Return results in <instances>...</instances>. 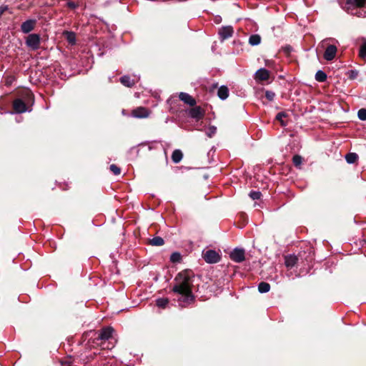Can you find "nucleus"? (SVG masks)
Here are the masks:
<instances>
[{
  "label": "nucleus",
  "instance_id": "obj_1",
  "mask_svg": "<svg viewBox=\"0 0 366 366\" xmlns=\"http://www.w3.org/2000/svg\"><path fill=\"white\" fill-rule=\"evenodd\" d=\"M175 285L172 291L181 295L179 302L189 304L192 302L194 296L192 292V277L188 271L179 272L174 279Z\"/></svg>",
  "mask_w": 366,
  "mask_h": 366
},
{
  "label": "nucleus",
  "instance_id": "obj_2",
  "mask_svg": "<svg viewBox=\"0 0 366 366\" xmlns=\"http://www.w3.org/2000/svg\"><path fill=\"white\" fill-rule=\"evenodd\" d=\"M345 9L351 15L366 17V0H347Z\"/></svg>",
  "mask_w": 366,
  "mask_h": 366
},
{
  "label": "nucleus",
  "instance_id": "obj_3",
  "mask_svg": "<svg viewBox=\"0 0 366 366\" xmlns=\"http://www.w3.org/2000/svg\"><path fill=\"white\" fill-rule=\"evenodd\" d=\"M26 44L32 50H36L40 46V36L36 34H31L26 37Z\"/></svg>",
  "mask_w": 366,
  "mask_h": 366
},
{
  "label": "nucleus",
  "instance_id": "obj_4",
  "mask_svg": "<svg viewBox=\"0 0 366 366\" xmlns=\"http://www.w3.org/2000/svg\"><path fill=\"white\" fill-rule=\"evenodd\" d=\"M203 258L207 263H217L220 259L219 254L213 249H209L203 252Z\"/></svg>",
  "mask_w": 366,
  "mask_h": 366
},
{
  "label": "nucleus",
  "instance_id": "obj_5",
  "mask_svg": "<svg viewBox=\"0 0 366 366\" xmlns=\"http://www.w3.org/2000/svg\"><path fill=\"white\" fill-rule=\"evenodd\" d=\"M234 34V29L232 26H223L219 29L218 34L221 41L232 36Z\"/></svg>",
  "mask_w": 366,
  "mask_h": 366
},
{
  "label": "nucleus",
  "instance_id": "obj_6",
  "mask_svg": "<svg viewBox=\"0 0 366 366\" xmlns=\"http://www.w3.org/2000/svg\"><path fill=\"white\" fill-rule=\"evenodd\" d=\"M230 258L235 262H242L245 259V252L243 249L235 248L230 253Z\"/></svg>",
  "mask_w": 366,
  "mask_h": 366
},
{
  "label": "nucleus",
  "instance_id": "obj_7",
  "mask_svg": "<svg viewBox=\"0 0 366 366\" xmlns=\"http://www.w3.org/2000/svg\"><path fill=\"white\" fill-rule=\"evenodd\" d=\"M13 108L14 109L15 113L21 114L26 112H30L31 110L28 109L24 102L21 99H16L13 102Z\"/></svg>",
  "mask_w": 366,
  "mask_h": 366
},
{
  "label": "nucleus",
  "instance_id": "obj_8",
  "mask_svg": "<svg viewBox=\"0 0 366 366\" xmlns=\"http://www.w3.org/2000/svg\"><path fill=\"white\" fill-rule=\"evenodd\" d=\"M337 46L335 45H329L324 53V58L327 61H332L335 59L337 54Z\"/></svg>",
  "mask_w": 366,
  "mask_h": 366
},
{
  "label": "nucleus",
  "instance_id": "obj_9",
  "mask_svg": "<svg viewBox=\"0 0 366 366\" xmlns=\"http://www.w3.org/2000/svg\"><path fill=\"white\" fill-rule=\"evenodd\" d=\"M36 21L35 19H29L22 23L21 26V30L24 34H28L31 31L35 25Z\"/></svg>",
  "mask_w": 366,
  "mask_h": 366
},
{
  "label": "nucleus",
  "instance_id": "obj_10",
  "mask_svg": "<svg viewBox=\"0 0 366 366\" xmlns=\"http://www.w3.org/2000/svg\"><path fill=\"white\" fill-rule=\"evenodd\" d=\"M179 98L181 101H182L184 103L189 105V106H194L196 104L195 99L189 94L185 92H180L179 94Z\"/></svg>",
  "mask_w": 366,
  "mask_h": 366
},
{
  "label": "nucleus",
  "instance_id": "obj_11",
  "mask_svg": "<svg viewBox=\"0 0 366 366\" xmlns=\"http://www.w3.org/2000/svg\"><path fill=\"white\" fill-rule=\"evenodd\" d=\"M114 330L111 327L103 328L99 335V339L101 340H108L112 337Z\"/></svg>",
  "mask_w": 366,
  "mask_h": 366
},
{
  "label": "nucleus",
  "instance_id": "obj_12",
  "mask_svg": "<svg viewBox=\"0 0 366 366\" xmlns=\"http://www.w3.org/2000/svg\"><path fill=\"white\" fill-rule=\"evenodd\" d=\"M149 114L147 109L144 107H138L132 111V116L136 118H146Z\"/></svg>",
  "mask_w": 366,
  "mask_h": 366
},
{
  "label": "nucleus",
  "instance_id": "obj_13",
  "mask_svg": "<svg viewBox=\"0 0 366 366\" xmlns=\"http://www.w3.org/2000/svg\"><path fill=\"white\" fill-rule=\"evenodd\" d=\"M269 78V71L264 68L258 69L255 73V79L258 81H265Z\"/></svg>",
  "mask_w": 366,
  "mask_h": 366
},
{
  "label": "nucleus",
  "instance_id": "obj_14",
  "mask_svg": "<svg viewBox=\"0 0 366 366\" xmlns=\"http://www.w3.org/2000/svg\"><path fill=\"white\" fill-rule=\"evenodd\" d=\"M189 116L193 119L199 120L203 117L204 112L199 107H196L190 109Z\"/></svg>",
  "mask_w": 366,
  "mask_h": 366
},
{
  "label": "nucleus",
  "instance_id": "obj_15",
  "mask_svg": "<svg viewBox=\"0 0 366 366\" xmlns=\"http://www.w3.org/2000/svg\"><path fill=\"white\" fill-rule=\"evenodd\" d=\"M297 257L295 254H289L285 257V264L287 268H292L297 262Z\"/></svg>",
  "mask_w": 366,
  "mask_h": 366
},
{
  "label": "nucleus",
  "instance_id": "obj_16",
  "mask_svg": "<svg viewBox=\"0 0 366 366\" xmlns=\"http://www.w3.org/2000/svg\"><path fill=\"white\" fill-rule=\"evenodd\" d=\"M121 83L127 87H132L135 84V80L131 79V77L128 75H124L120 78Z\"/></svg>",
  "mask_w": 366,
  "mask_h": 366
},
{
  "label": "nucleus",
  "instance_id": "obj_17",
  "mask_svg": "<svg viewBox=\"0 0 366 366\" xmlns=\"http://www.w3.org/2000/svg\"><path fill=\"white\" fill-rule=\"evenodd\" d=\"M217 95L220 99H226L229 96L228 88L226 86H221L218 89Z\"/></svg>",
  "mask_w": 366,
  "mask_h": 366
},
{
  "label": "nucleus",
  "instance_id": "obj_18",
  "mask_svg": "<svg viewBox=\"0 0 366 366\" xmlns=\"http://www.w3.org/2000/svg\"><path fill=\"white\" fill-rule=\"evenodd\" d=\"M64 36L66 39L67 41L71 45H74L76 44V35L73 31H66L63 33Z\"/></svg>",
  "mask_w": 366,
  "mask_h": 366
},
{
  "label": "nucleus",
  "instance_id": "obj_19",
  "mask_svg": "<svg viewBox=\"0 0 366 366\" xmlns=\"http://www.w3.org/2000/svg\"><path fill=\"white\" fill-rule=\"evenodd\" d=\"M183 157V154L181 150L175 149L172 154V162L175 164L179 163Z\"/></svg>",
  "mask_w": 366,
  "mask_h": 366
},
{
  "label": "nucleus",
  "instance_id": "obj_20",
  "mask_svg": "<svg viewBox=\"0 0 366 366\" xmlns=\"http://www.w3.org/2000/svg\"><path fill=\"white\" fill-rule=\"evenodd\" d=\"M261 42V37L258 34H252L249 38V44L252 46H257Z\"/></svg>",
  "mask_w": 366,
  "mask_h": 366
},
{
  "label": "nucleus",
  "instance_id": "obj_21",
  "mask_svg": "<svg viewBox=\"0 0 366 366\" xmlns=\"http://www.w3.org/2000/svg\"><path fill=\"white\" fill-rule=\"evenodd\" d=\"M270 290V285L269 283L265 282H262L258 285V291L260 293H266L268 292Z\"/></svg>",
  "mask_w": 366,
  "mask_h": 366
},
{
  "label": "nucleus",
  "instance_id": "obj_22",
  "mask_svg": "<svg viewBox=\"0 0 366 366\" xmlns=\"http://www.w3.org/2000/svg\"><path fill=\"white\" fill-rule=\"evenodd\" d=\"M315 79L319 82H324L327 79V74L322 70H318L315 74Z\"/></svg>",
  "mask_w": 366,
  "mask_h": 366
},
{
  "label": "nucleus",
  "instance_id": "obj_23",
  "mask_svg": "<svg viewBox=\"0 0 366 366\" xmlns=\"http://www.w3.org/2000/svg\"><path fill=\"white\" fill-rule=\"evenodd\" d=\"M149 243L152 246H162L164 241L161 237H154L149 240Z\"/></svg>",
  "mask_w": 366,
  "mask_h": 366
},
{
  "label": "nucleus",
  "instance_id": "obj_24",
  "mask_svg": "<svg viewBox=\"0 0 366 366\" xmlns=\"http://www.w3.org/2000/svg\"><path fill=\"white\" fill-rule=\"evenodd\" d=\"M358 156L355 153H349L345 156L346 162L348 164H353L356 162Z\"/></svg>",
  "mask_w": 366,
  "mask_h": 366
},
{
  "label": "nucleus",
  "instance_id": "obj_25",
  "mask_svg": "<svg viewBox=\"0 0 366 366\" xmlns=\"http://www.w3.org/2000/svg\"><path fill=\"white\" fill-rule=\"evenodd\" d=\"M157 305L161 308H165L169 303L167 298H159L156 300Z\"/></svg>",
  "mask_w": 366,
  "mask_h": 366
},
{
  "label": "nucleus",
  "instance_id": "obj_26",
  "mask_svg": "<svg viewBox=\"0 0 366 366\" xmlns=\"http://www.w3.org/2000/svg\"><path fill=\"white\" fill-rule=\"evenodd\" d=\"M359 56L362 59L366 57V40H364L360 46Z\"/></svg>",
  "mask_w": 366,
  "mask_h": 366
},
{
  "label": "nucleus",
  "instance_id": "obj_27",
  "mask_svg": "<svg viewBox=\"0 0 366 366\" xmlns=\"http://www.w3.org/2000/svg\"><path fill=\"white\" fill-rule=\"evenodd\" d=\"M217 132V127L215 126H210L206 131V135L211 138Z\"/></svg>",
  "mask_w": 366,
  "mask_h": 366
},
{
  "label": "nucleus",
  "instance_id": "obj_28",
  "mask_svg": "<svg viewBox=\"0 0 366 366\" xmlns=\"http://www.w3.org/2000/svg\"><path fill=\"white\" fill-rule=\"evenodd\" d=\"M181 255L179 252H174L170 256V260L172 262H178L181 260Z\"/></svg>",
  "mask_w": 366,
  "mask_h": 366
},
{
  "label": "nucleus",
  "instance_id": "obj_29",
  "mask_svg": "<svg viewBox=\"0 0 366 366\" xmlns=\"http://www.w3.org/2000/svg\"><path fill=\"white\" fill-rule=\"evenodd\" d=\"M249 195L253 200H256L260 199L262 194L259 191H252Z\"/></svg>",
  "mask_w": 366,
  "mask_h": 366
},
{
  "label": "nucleus",
  "instance_id": "obj_30",
  "mask_svg": "<svg viewBox=\"0 0 366 366\" xmlns=\"http://www.w3.org/2000/svg\"><path fill=\"white\" fill-rule=\"evenodd\" d=\"M358 118L362 121L366 120V109H360L357 112Z\"/></svg>",
  "mask_w": 366,
  "mask_h": 366
},
{
  "label": "nucleus",
  "instance_id": "obj_31",
  "mask_svg": "<svg viewBox=\"0 0 366 366\" xmlns=\"http://www.w3.org/2000/svg\"><path fill=\"white\" fill-rule=\"evenodd\" d=\"M110 170L115 174L119 175L121 173V169L119 167H117L116 164H111Z\"/></svg>",
  "mask_w": 366,
  "mask_h": 366
},
{
  "label": "nucleus",
  "instance_id": "obj_32",
  "mask_svg": "<svg viewBox=\"0 0 366 366\" xmlns=\"http://www.w3.org/2000/svg\"><path fill=\"white\" fill-rule=\"evenodd\" d=\"M302 162V159L299 155H295L293 157V163L295 166L298 167L300 166Z\"/></svg>",
  "mask_w": 366,
  "mask_h": 366
},
{
  "label": "nucleus",
  "instance_id": "obj_33",
  "mask_svg": "<svg viewBox=\"0 0 366 366\" xmlns=\"http://www.w3.org/2000/svg\"><path fill=\"white\" fill-rule=\"evenodd\" d=\"M265 97L269 101L272 102L275 97V94L272 91H266Z\"/></svg>",
  "mask_w": 366,
  "mask_h": 366
},
{
  "label": "nucleus",
  "instance_id": "obj_34",
  "mask_svg": "<svg viewBox=\"0 0 366 366\" xmlns=\"http://www.w3.org/2000/svg\"><path fill=\"white\" fill-rule=\"evenodd\" d=\"M357 71L356 70H350L348 71V76L351 79H354L357 76Z\"/></svg>",
  "mask_w": 366,
  "mask_h": 366
},
{
  "label": "nucleus",
  "instance_id": "obj_35",
  "mask_svg": "<svg viewBox=\"0 0 366 366\" xmlns=\"http://www.w3.org/2000/svg\"><path fill=\"white\" fill-rule=\"evenodd\" d=\"M67 6L72 9H76L77 7V4L73 1H68Z\"/></svg>",
  "mask_w": 366,
  "mask_h": 366
},
{
  "label": "nucleus",
  "instance_id": "obj_36",
  "mask_svg": "<svg viewBox=\"0 0 366 366\" xmlns=\"http://www.w3.org/2000/svg\"><path fill=\"white\" fill-rule=\"evenodd\" d=\"M285 117V114L284 112H280L277 115V119L280 120L282 117Z\"/></svg>",
  "mask_w": 366,
  "mask_h": 366
}]
</instances>
